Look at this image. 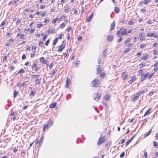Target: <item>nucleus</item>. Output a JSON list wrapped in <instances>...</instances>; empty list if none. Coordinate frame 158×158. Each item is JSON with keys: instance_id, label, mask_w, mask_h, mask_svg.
Returning a JSON list of instances; mask_svg holds the SVG:
<instances>
[{"instance_id": "14", "label": "nucleus", "mask_w": 158, "mask_h": 158, "mask_svg": "<svg viewBox=\"0 0 158 158\" xmlns=\"http://www.w3.org/2000/svg\"><path fill=\"white\" fill-rule=\"evenodd\" d=\"M145 90L144 89L143 90L141 91H140L139 92H138L136 93L139 96V97L142 94H143L145 93Z\"/></svg>"}, {"instance_id": "37", "label": "nucleus", "mask_w": 158, "mask_h": 158, "mask_svg": "<svg viewBox=\"0 0 158 158\" xmlns=\"http://www.w3.org/2000/svg\"><path fill=\"white\" fill-rule=\"evenodd\" d=\"M43 26H44V25L43 24H38L36 26V27L38 28H40L41 27Z\"/></svg>"}, {"instance_id": "17", "label": "nucleus", "mask_w": 158, "mask_h": 158, "mask_svg": "<svg viewBox=\"0 0 158 158\" xmlns=\"http://www.w3.org/2000/svg\"><path fill=\"white\" fill-rule=\"evenodd\" d=\"M115 27V23L114 22H113L110 25V30H112L114 29Z\"/></svg>"}, {"instance_id": "62", "label": "nucleus", "mask_w": 158, "mask_h": 158, "mask_svg": "<svg viewBox=\"0 0 158 158\" xmlns=\"http://www.w3.org/2000/svg\"><path fill=\"white\" fill-rule=\"evenodd\" d=\"M52 73L54 75H55L56 72V70L55 69H53V70H52Z\"/></svg>"}, {"instance_id": "63", "label": "nucleus", "mask_w": 158, "mask_h": 158, "mask_svg": "<svg viewBox=\"0 0 158 158\" xmlns=\"http://www.w3.org/2000/svg\"><path fill=\"white\" fill-rule=\"evenodd\" d=\"M143 34L142 33H140L139 34V36L140 37H143Z\"/></svg>"}, {"instance_id": "5", "label": "nucleus", "mask_w": 158, "mask_h": 158, "mask_svg": "<svg viewBox=\"0 0 158 158\" xmlns=\"http://www.w3.org/2000/svg\"><path fill=\"white\" fill-rule=\"evenodd\" d=\"M139 97V96L136 93L132 96V100L133 101H135L137 100Z\"/></svg>"}, {"instance_id": "13", "label": "nucleus", "mask_w": 158, "mask_h": 158, "mask_svg": "<svg viewBox=\"0 0 158 158\" xmlns=\"http://www.w3.org/2000/svg\"><path fill=\"white\" fill-rule=\"evenodd\" d=\"M113 36L111 35H108L107 37V40L108 41L110 42L112 41L113 40Z\"/></svg>"}, {"instance_id": "61", "label": "nucleus", "mask_w": 158, "mask_h": 158, "mask_svg": "<svg viewBox=\"0 0 158 158\" xmlns=\"http://www.w3.org/2000/svg\"><path fill=\"white\" fill-rule=\"evenodd\" d=\"M146 23L148 24H151L152 23V21L150 20H148L146 22Z\"/></svg>"}, {"instance_id": "31", "label": "nucleus", "mask_w": 158, "mask_h": 158, "mask_svg": "<svg viewBox=\"0 0 158 158\" xmlns=\"http://www.w3.org/2000/svg\"><path fill=\"white\" fill-rule=\"evenodd\" d=\"M43 139V137H41V139H40V140H41V142H40H40H39L38 141H37L36 142V144H38V143H40V145L41 144H42V140Z\"/></svg>"}, {"instance_id": "58", "label": "nucleus", "mask_w": 158, "mask_h": 158, "mask_svg": "<svg viewBox=\"0 0 158 158\" xmlns=\"http://www.w3.org/2000/svg\"><path fill=\"white\" fill-rule=\"evenodd\" d=\"M62 35H63V34H59V35L58 37V39H61L62 38Z\"/></svg>"}, {"instance_id": "29", "label": "nucleus", "mask_w": 158, "mask_h": 158, "mask_svg": "<svg viewBox=\"0 0 158 158\" xmlns=\"http://www.w3.org/2000/svg\"><path fill=\"white\" fill-rule=\"evenodd\" d=\"M151 0H145L143 1V3L144 4H147L148 3L151 2Z\"/></svg>"}, {"instance_id": "23", "label": "nucleus", "mask_w": 158, "mask_h": 158, "mask_svg": "<svg viewBox=\"0 0 158 158\" xmlns=\"http://www.w3.org/2000/svg\"><path fill=\"white\" fill-rule=\"evenodd\" d=\"M56 103L54 102L51 104L50 105V107L51 108H53L56 106Z\"/></svg>"}, {"instance_id": "42", "label": "nucleus", "mask_w": 158, "mask_h": 158, "mask_svg": "<svg viewBox=\"0 0 158 158\" xmlns=\"http://www.w3.org/2000/svg\"><path fill=\"white\" fill-rule=\"evenodd\" d=\"M40 80L38 78H37L36 80H35V82L36 84H39L40 83Z\"/></svg>"}, {"instance_id": "2", "label": "nucleus", "mask_w": 158, "mask_h": 158, "mask_svg": "<svg viewBox=\"0 0 158 158\" xmlns=\"http://www.w3.org/2000/svg\"><path fill=\"white\" fill-rule=\"evenodd\" d=\"M93 98L94 100L98 102L100 99L101 95L99 94L98 93H95L94 94Z\"/></svg>"}, {"instance_id": "59", "label": "nucleus", "mask_w": 158, "mask_h": 158, "mask_svg": "<svg viewBox=\"0 0 158 158\" xmlns=\"http://www.w3.org/2000/svg\"><path fill=\"white\" fill-rule=\"evenodd\" d=\"M35 31V29H32L31 31H30V33L31 34H32L33 33V32H34V31Z\"/></svg>"}, {"instance_id": "26", "label": "nucleus", "mask_w": 158, "mask_h": 158, "mask_svg": "<svg viewBox=\"0 0 158 158\" xmlns=\"http://www.w3.org/2000/svg\"><path fill=\"white\" fill-rule=\"evenodd\" d=\"M53 122L51 120L48 121V122L47 124L50 126H51V127L53 125Z\"/></svg>"}, {"instance_id": "64", "label": "nucleus", "mask_w": 158, "mask_h": 158, "mask_svg": "<svg viewBox=\"0 0 158 158\" xmlns=\"http://www.w3.org/2000/svg\"><path fill=\"white\" fill-rule=\"evenodd\" d=\"M144 156L146 158H147V152L146 151H145L144 152Z\"/></svg>"}, {"instance_id": "10", "label": "nucleus", "mask_w": 158, "mask_h": 158, "mask_svg": "<svg viewBox=\"0 0 158 158\" xmlns=\"http://www.w3.org/2000/svg\"><path fill=\"white\" fill-rule=\"evenodd\" d=\"M40 61L41 62H42L43 64H46L47 63V61L45 60L43 57H42L40 58Z\"/></svg>"}, {"instance_id": "55", "label": "nucleus", "mask_w": 158, "mask_h": 158, "mask_svg": "<svg viewBox=\"0 0 158 158\" xmlns=\"http://www.w3.org/2000/svg\"><path fill=\"white\" fill-rule=\"evenodd\" d=\"M153 75V73L150 74L148 76V79H150L152 78Z\"/></svg>"}, {"instance_id": "22", "label": "nucleus", "mask_w": 158, "mask_h": 158, "mask_svg": "<svg viewBox=\"0 0 158 158\" xmlns=\"http://www.w3.org/2000/svg\"><path fill=\"white\" fill-rule=\"evenodd\" d=\"M151 110V109H148L145 113V114L144 115V116L146 115H148V114H149L150 113V111Z\"/></svg>"}, {"instance_id": "18", "label": "nucleus", "mask_w": 158, "mask_h": 158, "mask_svg": "<svg viewBox=\"0 0 158 158\" xmlns=\"http://www.w3.org/2000/svg\"><path fill=\"white\" fill-rule=\"evenodd\" d=\"M98 68H97V73H100L102 70V69L100 67L99 65H98Z\"/></svg>"}, {"instance_id": "51", "label": "nucleus", "mask_w": 158, "mask_h": 158, "mask_svg": "<svg viewBox=\"0 0 158 158\" xmlns=\"http://www.w3.org/2000/svg\"><path fill=\"white\" fill-rule=\"evenodd\" d=\"M128 77V76L127 75H126L125 76H124L123 78V80H125L127 77Z\"/></svg>"}, {"instance_id": "39", "label": "nucleus", "mask_w": 158, "mask_h": 158, "mask_svg": "<svg viewBox=\"0 0 158 158\" xmlns=\"http://www.w3.org/2000/svg\"><path fill=\"white\" fill-rule=\"evenodd\" d=\"M125 152H123L120 155V157H121V158H122V157H123L124 155H125Z\"/></svg>"}, {"instance_id": "38", "label": "nucleus", "mask_w": 158, "mask_h": 158, "mask_svg": "<svg viewBox=\"0 0 158 158\" xmlns=\"http://www.w3.org/2000/svg\"><path fill=\"white\" fill-rule=\"evenodd\" d=\"M50 42V40H48L45 43V44L46 46H48Z\"/></svg>"}, {"instance_id": "53", "label": "nucleus", "mask_w": 158, "mask_h": 158, "mask_svg": "<svg viewBox=\"0 0 158 158\" xmlns=\"http://www.w3.org/2000/svg\"><path fill=\"white\" fill-rule=\"evenodd\" d=\"M121 32L120 31H118L116 33V35L117 36H118V35L120 34V33L121 34Z\"/></svg>"}, {"instance_id": "8", "label": "nucleus", "mask_w": 158, "mask_h": 158, "mask_svg": "<svg viewBox=\"0 0 158 158\" xmlns=\"http://www.w3.org/2000/svg\"><path fill=\"white\" fill-rule=\"evenodd\" d=\"M51 127V126L48 124H45L43 126V131H45L46 129H48V128Z\"/></svg>"}, {"instance_id": "34", "label": "nucleus", "mask_w": 158, "mask_h": 158, "mask_svg": "<svg viewBox=\"0 0 158 158\" xmlns=\"http://www.w3.org/2000/svg\"><path fill=\"white\" fill-rule=\"evenodd\" d=\"M25 72V71L23 69H21L19 72L18 73H23Z\"/></svg>"}, {"instance_id": "20", "label": "nucleus", "mask_w": 158, "mask_h": 158, "mask_svg": "<svg viewBox=\"0 0 158 158\" xmlns=\"http://www.w3.org/2000/svg\"><path fill=\"white\" fill-rule=\"evenodd\" d=\"M106 51L107 49H105L102 52V55L103 56V57L105 58L106 56Z\"/></svg>"}, {"instance_id": "1", "label": "nucleus", "mask_w": 158, "mask_h": 158, "mask_svg": "<svg viewBox=\"0 0 158 158\" xmlns=\"http://www.w3.org/2000/svg\"><path fill=\"white\" fill-rule=\"evenodd\" d=\"M100 83L98 79H94L91 83V86L92 87H97Z\"/></svg>"}, {"instance_id": "47", "label": "nucleus", "mask_w": 158, "mask_h": 158, "mask_svg": "<svg viewBox=\"0 0 158 158\" xmlns=\"http://www.w3.org/2000/svg\"><path fill=\"white\" fill-rule=\"evenodd\" d=\"M153 144L154 145V146L155 147H156L158 144L156 142L154 141H153Z\"/></svg>"}, {"instance_id": "52", "label": "nucleus", "mask_w": 158, "mask_h": 158, "mask_svg": "<svg viewBox=\"0 0 158 158\" xmlns=\"http://www.w3.org/2000/svg\"><path fill=\"white\" fill-rule=\"evenodd\" d=\"M40 67H35V68L34 69V70L35 72L39 70L40 69Z\"/></svg>"}, {"instance_id": "21", "label": "nucleus", "mask_w": 158, "mask_h": 158, "mask_svg": "<svg viewBox=\"0 0 158 158\" xmlns=\"http://www.w3.org/2000/svg\"><path fill=\"white\" fill-rule=\"evenodd\" d=\"M131 40V39L130 38H127L125 41L124 44H126L127 43H128L129 42H130Z\"/></svg>"}, {"instance_id": "44", "label": "nucleus", "mask_w": 158, "mask_h": 158, "mask_svg": "<svg viewBox=\"0 0 158 158\" xmlns=\"http://www.w3.org/2000/svg\"><path fill=\"white\" fill-rule=\"evenodd\" d=\"M130 49L129 48H127L126 50H124V53H127L128 52H129V51H130Z\"/></svg>"}, {"instance_id": "3", "label": "nucleus", "mask_w": 158, "mask_h": 158, "mask_svg": "<svg viewBox=\"0 0 158 158\" xmlns=\"http://www.w3.org/2000/svg\"><path fill=\"white\" fill-rule=\"evenodd\" d=\"M149 76V73H147L146 74H142L141 76V79L140 80V81L141 82L143 81L145 79L147 78L148 76Z\"/></svg>"}, {"instance_id": "9", "label": "nucleus", "mask_w": 158, "mask_h": 158, "mask_svg": "<svg viewBox=\"0 0 158 158\" xmlns=\"http://www.w3.org/2000/svg\"><path fill=\"white\" fill-rule=\"evenodd\" d=\"M17 37H20L19 38L21 40H23L24 38V35L23 34H21L20 33L17 34V35L16 36Z\"/></svg>"}, {"instance_id": "28", "label": "nucleus", "mask_w": 158, "mask_h": 158, "mask_svg": "<svg viewBox=\"0 0 158 158\" xmlns=\"http://www.w3.org/2000/svg\"><path fill=\"white\" fill-rule=\"evenodd\" d=\"M114 11L115 13H118L119 12V10L117 7H114Z\"/></svg>"}, {"instance_id": "56", "label": "nucleus", "mask_w": 158, "mask_h": 158, "mask_svg": "<svg viewBox=\"0 0 158 158\" xmlns=\"http://www.w3.org/2000/svg\"><path fill=\"white\" fill-rule=\"evenodd\" d=\"M56 19H54L53 20H52V23L53 24H55L56 23Z\"/></svg>"}, {"instance_id": "30", "label": "nucleus", "mask_w": 158, "mask_h": 158, "mask_svg": "<svg viewBox=\"0 0 158 158\" xmlns=\"http://www.w3.org/2000/svg\"><path fill=\"white\" fill-rule=\"evenodd\" d=\"M152 129H151L149 130V131H148V133L145 135V137H146L148 136L151 133V132H152Z\"/></svg>"}, {"instance_id": "60", "label": "nucleus", "mask_w": 158, "mask_h": 158, "mask_svg": "<svg viewBox=\"0 0 158 158\" xmlns=\"http://www.w3.org/2000/svg\"><path fill=\"white\" fill-rule=\"evenodd\" d=\"M27 81H25L24 82L21 84V86H24L26 85V82Z\"/></svg>"}, {"instance_id": "4", "label": "nucleus", "mask_w": 158, "mask_h": 158, "mask_svg": "<svg viewBox=\"0 0 158 158\" xmlns=\"http://www.w3.org/2000/svg\"><path fill=\"white\" fill-rule=\"evenodd\" d=\"M65 44H62L59 46L58 49V51L59 52H61L63 50V49L65 48Z\"/></svg>"}, {"instance_id": "41", "label": "nucleus", "mask_w": 158, "mask_h": 158, "mask_svg": "<svg viewBox=\"0 0 158 158\" xmlns=\"http://www.w3.org/2000/svg\"><path fill=\"white\" fill-rule=\"evenodd\" d=\"M21 22V20L20 19H18L17 20L16 24L17 25H18Z\"/></svg>"}, {"instance_id": "15", "label": "nucleus", "mask_w": 158, "mask_h": 158, "mask_svg": "<svg viewBox=\"0 0 158 158\" xmlns=\"http://www.w3.org/2000/svg\"><path fill=\"white\" fill-rule=\"evenodd\" d=\"M121 35H127V33L126 31V29H124L121 32Z\"/></svg>"}, {"instance_id": "6", "label": "nucleus", "mask_w": 158, "mask_h": 158, "mask_svg": "<svg viewBox=\"0 0 158 158\" xmlns=\"http://www.w3.org/2000/svg\"><path fill=\"white\" fill-rule=\"evenodd\" d=\"M104 140L103 137H101L98 140L97 142V145H99L102 143H103L104 142Z\"/></svg>"}, {"instance_id": "25", "label": "nucleus", "mask_w": 158, "mask_h": 158, "mask_svg": "<svg viewBox=\"0 0 158 158\" xmlns=\"http://www.w3.org/2000/svg\"><path fill=\"white\" fill-rule=\"evenodd\" d=\"M56 32V31L55 30H52L51 29H49L48 31V33H52L53 34H55Z\"/></svg>"}, {"instance_id": "48", "label": "nucleus", "mask_w": 158, "mask_h": 158, "mask_svg": "<svg viewBox=\"0 0 158 158\" xmlns=\"http://www.w3.org/2000/svg\"><path fill=\"white\" fill-rule=\"evenodd\" d=\"M5 23H6L5 21H2L0 25V27H1L4 26V25H5Z\"/></svg>"}, {"instance_id": "40", "label": "nucleus", "mask_w": 158, "mask_h": 158, "mask_svg": "<svg viewBox=\"0 0 158 158\" xmlns=\"http://www.w3.org/2000/svg\"><path fill=\"white\" fill-rule=\"evenodd\" d=\"M35 93V91H32L31 92V94H30V95L31 96L32 95L33 96H34Z\"/></svg>"}, {"instance_id": "16", "label": "nucleus", "mask_w": 158, "mask_h": 158, "mask_svg": "<svg viewBox=\"0 0 158 158\" xmlns=\"http://www.w3.org/2000/svg\"><path fill=\"white\" fill-rule=\"evenodd\" d=\"M154 37L156 38H157L158 37V35L157 34H155L154 33H150V37Z\"/></svg>"}, {"instance_id": "32", "label": "nucleus", "mask_w": 158, "mask_h": 158, "mask_svg": "<svg viewBox=\"0 0 158 158\" xmlns=\"http://www.w3.org/2000/svg\"><path fill=\"white\" fill-rule=\"evenodd\" d=\"M109 98L110 96L108 94H106L105 97V99L106 101L109 100Z\"/></svg>"}, {"instance_id": "54", "label": "nucleus", "mask_w": 158, "mask_h": 158, "mask_svg": "<svg viewBox=\"0 0 158 158\" xmlns=\"http://www.w3.org/2000/svg\"><path fill=\"white\" fill-rule=\"evenodd\" d=\"M26 58V56L25 55V54H23L22 56V59L24 60V59H25Z\"/></svg>"}, {"instance_id": "35", "label": "nucleus", "mask_w": 158, "mask_h": 158, "mask_svg": "<svg viewBox=\"0 0 158 158\" xmlns=\"http://www.w3.org/2000/svg\"><path fill=\"white\" fill-rule=\"evenodd\" d=\"M142 72H143L142 69H140L138 71L137 73L138 74L139 76L140 75H141V74H142L141 73H142Z\"/></svg>"}, {"instance_id": "57", "label": "nucleus", "mask_w": 158, "mask_h": 158, "mask_svg": "<svg viewBox=\"0 0 158 158\" xmlns=\"http://www.w3.org/2000/svg\"><path fill=\"white\" fill-rule=\"evenodd\" d=\"M131 142V141H130L129 140H128L127 142L125 144L126 146H127Z\"/></svg>"}, {"instance_id": "7", "label": "nucleus", "mask_w": 158, "mask_h": 158, "mask_svg": "<svg viewBox=\"0 0 158 158\" xmlns=\"http://www.w3.org/2000/svg\"><path fill=\"white\" fill-rule=\"evenodd\" d=\"M71 80L69 78H67L66 80V87L67 88H69V85L70 84Z\"/></svg>"}, {"instance_id": "49", "label": "nucleus", "mask_w": 158, "mask_h": 158, "mask_svg": "<svg viewBox=\"0 0 158 158\" xmlns=\"http://www.w3.org/2000/svg\"><path fill=\"white\" fill-rule=\"evenodd\" d=\"M154 92L153 91H152L150 92L148 94L149 96H151L154 93Z\"/></svg>"}, {"instance_id": "11", "label": "nucleus", "mask_w": 158, "mask_h": 158, "mask_svg": "<svg viewBox=\"0 0 158 158\" xmlns=\"http://www.w3.org/2000/svg\"><path fill=\"white\" fill-rule=\"evenodd\" d=\"M94 15V13H92L89 16L88 18L87 19L86 21L88 22H90L91 20L93 17Z\"/></svg>"}, {"instance_id": "12", "label": "nucleus", "mask_w": 158, "mask_h": 158, "mask_svg": "<svg viewBox=\"0 0 158 158\" xmlns=\"http://www.w3.org/2000/svg\"><path fill=\"white\" fill-rule=\"evenodd\" d=\"M135 76H134L132 77L131 79L129 80L128 82L129 84H131L133 82V81H135Z\"/></svg>"}, {"instance_id": "36", "label": "nucleus", "mask_w": 158, "mask_h": 158, "mask_svg": "<svg viewBox=\"0 0 158 158\" xmlns=\"http://www.w3.org/2000/svg\"><path fill=\"white\" fill-rule=\"evenodd\" d=\"M65 24H64V23H62L60 25V28H61V29L63 28L64 27H65Z\"/></svg>"}, {"instance_id": "33", "label": "nucleus", "mask_w": 158, "mask_h": 158, "mask_svg": "<svg viewBox=\"0 0 158 158\" xmlns=\"http://www.w3.org/2000/svg\"><path fill=\"white\" fill-rule=\"evenodd\" d=\"M37 65V63L36 62H35L33 63L32 65L31 66V68L33 69L34 68L36 67Z\"/></svg>"}, {"instance_id": "46", "label": "nucleus", "mask_w": 158, "mask_h": 158, "mask_svg": "<svg viewBox=\"0 0 158 158\" xmlns=\"http://www.w3.org/2000/svg\"><path fill=\"white\" fill-rule=\"evenodd\" d=\"M15 67L13 65H11L10 67V71H13Z\"/></svg>"}, {"instance_id": "24", "label": "nucleus", "mask_w": 158, "mask_h": 158, "mask_svg": "<svg viewBox=\"0 0 158 158\" xmlns=\"http://www.w3.org/2000/svg\"><path fill=\"white\" fill-rule=\"evenodd\" d=\"M72 29V28L70 26L67 28L66 29V31L69 32Z\"/></svg>"}, {"instance_id": "43", "label": "nucleus", "mask_w": 158, "mask_h": 158, "mask_svg": "<svg viewBox=\"0 0 158 158\" xmlns=\"http://www.w3.org/2000/svg\"><path fill=\"white\" fill-rule=\"evenodd\" d=\"M147 59V55L144 56L142 58V59L143 60H145Z\"/></svg>"}, {"instance_id": "45", "label": "nucleus", "mask_w": 158, "mask_h": 158, "mask_svg": "<svg viewBox=\"0 0 158 158\" xmlns=\"http://www.w3.org/2000/svg\"><path fill=\"white\" fill-rule=\"evenodd\" d=\"M145 66V64H141L139 65V68H142L143 66Z\"/></svg>"}, {"instance_id": "19", "label": "nucleus", "mask_w": 158, "mask_h": 158, "mask_svg": "<svg viewBox=\"0 0 158 158\" xmlns=\"http://www.w3.org/2000/svg\"><path fill=\"white\" fill-rule=\"evenodd\" d=\"M18 94H19L18 91H17L16 89H15L14 91V98H15Z\"/></svg>"}, {"instance_id": "27", "label": "nucleus", "mask_w": 158, "mask_h": 158, "mask_svg": "<svg viewBox=\"0 0 158 158\" xmlns=\"http://www.w3.org/2000/svg\"><path fill=\"white\" fill-rule=\"evenodd\" d=\"M58 41V38H56L55 40H54L53 44V45H56Z\"/></svg>"}, {"instance_id": "50", "label": "nucleus", "mask_w": 158, "mask_h": 158, "mask_svg": "<svg viewBox=\"0 0 158 158\" xmlns=\"http://www.w3.org/2000/svg\"><path fill=\"white\" fill-rule=\"evenodd\" d=\"M43 42L42 41H40L39 43V45L40 46L42 47L43 46Z\"/></svg>"}]
</instances>
